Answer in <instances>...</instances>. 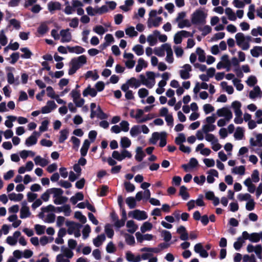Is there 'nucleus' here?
Here are the masks:
<instances>
[{
    "mask_svg": "<svg viewBox=\"0 0 262 262\" xmlns=\"http://www.w3.org/2000/svg\"><path fill=\"white\" fill-rule=\"evenodd\" d=\"M236 139L242 140L244 137V130L241 127H237L234 134Z\"/></svg>",
    "mask_w": 262,
    "mask_h": 262,
    "instance_id": "nucleus-35",
    "label": "nucleus"
},
{
    "mask_svg": "<svg viewBox=\"0 0 262 262\" xmlns=\"http://www.w3.org/2000/svg\"><path fill=\"white\" fill-rule=\"evenodd\" d=\"M105 232L107 235V236L110 238H112L114 234V231L112 228L111 225L109 224H107L105 226Z\"/></svg>",
    "mask_w": 262,
    "mask_h": 262,
    "instance_id": "nucleus-42",
    "label": "nucleus"
},
{
    "mask_svg": "<svg viewBox=\"0 0 262 262\" xmlns=\"http://www.w3.org/2000/svg\"><path fill=\"white\" fill-rule=\"evenodd\" d=\"M216 128L215 125L213 124H206L203 126V130L205 134H207L209 132L213 131Z\"/></svg>",
    "mask_w": 262,
    "mask_h": 262,
    "instance_id": "nucleus-58",
    "label": "nucleus"
},
{
    "mask_svg": "<svg viewBox=\"0 0 262 262\" xmlns=\"http://www.w3.org/2000/svg\"><path fill=\"white\" fill-rule=\"evenodd\" d=\"M169 246V244L162 243L159 244V248L144 247L141 249V252H149L158 253L162 249H166Z\"/></svg>",
    "mask_w": 262,
    "mask_h": 262,
    "instance_id": "nucleus-6",
    "label": "nucleus"
},
{
    "mask_svg": "<svg viewBox=\"0 0 262 262\" xmlns=\"http://www.w3.org/2000/svg\"><path fill=\"white\" fill-rule=\"evenodd\" d=\"M162 47H166L165 50L167 53L166 61L169 63H172L173 62V53L170 45L166 43L163 44Z\"/></svg>",
    "mask_w": 262,
    "mask_h": 262,
    "instance_id": "nucleus-12",
    "label": "nucleus"
},
{
    "mask_svg": "<svg viewBox=\"0 0 262 262\" xmlns=\"http://www.w3.org/2000/svg\"><path fill=\"white\" fill-rule=\"evenodd\" d=\"M140 133L141 130L139 126L138 125L133 126L130 130V134L132 137H135L139 135Z\"/></svg>",
    "mask_w": 262,
    "mask_h": 262,
    "instance_id": "nucleus-56",
    "label": "nucleus"
},
{
    "mask_svg": "<svg viewBox=\"0 0 262 262\" xmlns=\"http://www.w3.org/2000/svg\"><path fill=\"white\" fill-rule=\"evenodd\" d=\"M260 232L259 233H252L250 234L249 241L251 242L257 243L260 241Z\"/></svg>",
    "mask_w": 262,
    "mask_h": 262,
    "instance_id": "nucleus-45",
    "label": "nucleus"
},
{
    "mask_svg": "<svg viewBox=\"0 0 262 262\" xmlns=\"http://www.w3.org/2000/svg\"><path fill=\"white\" fill-rule=\"evenodd\" d=\"M127 83H128L130 86H134L135 88H138L141 85V82L139 80H137L135 77H132L129 80H128Z\"/></svg>",
    "mask_w": 262,
    "mask_h": 262,
    "instance_id": "nucleus-33",
    "label": "nucleus"
},
{
    "mask_svg": "<svg viewBox=\"0 0 262 262\" xmlns=\"http://www.w3.org/2000/svg\"><path fill=\"white\" fill-rule=\"evenodd\" d=\"M97 110L98 111L97 117L98 118L102 120L107 118V115L103 112L99 105L98 106Z\"/></svg>",
    "mask_w": 262,
    "mask_h": 262,
    "instance_id": "nucleus-64",
    "label": "nucleus"
},
{
    "mask_svg": "<svg viewBox=\"0 0 262 262\" xmlns=\"http://www.w3.org/2000/svg\"><path fill=\"white\" fill-rule=\"evenodd\" d=\"M187 188L184 185L180 187L179 195H181L184 200H187L189 198V194L187 191Z\"/></svg>",
    "mask_w": 262,
    "mask_h": 262,
    "instance_id": "nucleus-27",
    "label": "nucleus"
},
{
    "mask_svg": "<svg viewBox=\"0 0 262 262\" xmlns=\"http://www.w3.org/2000/svg\"><path fill=\"white\" fill-rule=\"evenodd\" d=\"M8 197L11 201L18 202L23 200L24 195L22 193L16 194L14 192H12L8 195Z\"/></svg>",
    "mask_w": 262,
    "mask_h": 262,
    "instance_id": "nucleus-26",
    "label": "nucleus"
},
{
    "mask_svg": "<svg viewBox=\"0 0 262 262\" xmlns=\"http://www.w3.org/2000/svg\"><path fill=\"white\" fill-rule=\"evenodd\" d=\"M91 231V229L90 226L88 224L85 225L82 230L83 238L84 239L86 238L89 236Z\"/></svg>",
    "mask_w": 262,
    "mask_h": 262,
    "instance_id": "nucleus-63",
    "label": "nucleus"
},
{
    "mask_svg": "<svg viewBox=\"0 0 262 262\" xmlns=\"http://www.w3.org/2000/svg\"><path fill=\"white\" fill-rule=\"evenodd\" d=\"M7 118L8 120L5 121V125L8 128H11L13 125L12 122L15 121L17 118L14 116H8Z\"/></svg>",
    "mask_w": 262,
    "mask_h": 262,
    "instance_id": "nucleus-46",
    "label": "nucleus"
},
{
    "mask_svg": "<svg viewBox=\"0 0 262 262\" xmlns=\"http://www.w3.org/2000/svg\"><path fill=\"white\" fill-rule=\"evenodd\" d=\"M120 145L122 148H127L130 146L131 141L127 137H123L121 139Z\"/></svg>",
    "mask_w": 262,
    "mask_h": 262,
    "instance_id": "nucleus-34",
    "label": "nucleus"
},
{
    "mask_svg": "<svg viewBox=\"0 0 262 262\" xmlns=\"http://www.w3.org/2000/svg\"><path fill=\"white\" fill-rule=\"evenodd\" d=\"M22 206L20 210V217L22 219L28 217L31 215L29 207L26 201L22 202Z\"/></svg>",
    "mask_w": 262,
    "mask_h": 262,
    "instance_id": "nucleus-10",
    "label": "nucleus"
},
{
    "mask_svg": "<svg viewBox=\"0 0 262 262\" xmlns=\"http://www.w3.org/2000/svg\"><path fill=\"white\" fill-rule=\"evenodd\" d=\"M145 156V154L142 150L141 147H138L136 149V155L135 156V159L138 162H141Z\"/></svg>",
    "mask_w": 262,
    "mask_h": 262,
    "instance_id": "nucleus-21",
    "label": "nucleus"
},
{
    "mask_svg": "<svg viewBox=\"0 0 262 262\" xmlns=\"http://www.w3.org/2000/svg\"><path fill=\"white\" fill-rule=\"evenodd\" d=\"M108 11V8L106 5H103L100 8L94 9L95 13L99 14L100 15L106 13Z\"/></svg>",
    "mask_w": 262,
    "mask_h": 262,
    "instance_id": "nucleus-57",
    "label": "nucleus"
},
{
    "mask_svg": "<svg viewBox=\"0 0 262 262\" xmlns=\"http://www.w3.org/2000/svg\"><path fill=\"white\" fill-rule=\"evenodd\" d=\"M95 73H93L92 71H89L85 74V78L88 79L90 77L92 78L93 80H96L99 77L96 70H95Z\"/></svg>",
    "mask_w": 262,
    "mask_h": 262,
    "instance_id": "nucleus-38",
    "label": "nucleus"
},
{
    "mask_svg": "<svg viewBox=\"0 0 262 262\" xmlns=\"http://www.w3.org/2000/svg\"><path fill=\"white\" fill-rule=\"evenodd\" d=\"M61 6L59 2L51 1L48 4V9L50 12L53 13L55 10H60Z\"/></svg>",
    "mask_w": 262,
    "mask_h": 262,
    "instance_id": "nucleus-15",
    "label": "nucleus"
},
{
    "mask_svg": "<svg viewBox=\"0 0 262 262\" xmlns=\"http://www.w3.org/2000/svg\"><path fill=\"white\" fill-rule=\"evenodd\" d=\"M166 47H163L162 45L161 47L155 48L154 49V53L159 57H163L165 55Z\"/></svg>",
    "mask_w": 262,
    "mask_h": 262,
    "instance_id": "nucleus-41",
    "label": "nucleus"
},
{
    "mask_svg": "<svg viewBox=\"0 0 262 262\" xmlns=\"http://www.w3.org/2000/svg\"><path fill=\"white\" fill-rule=\"evenodd\" d=\"M232 172L235 174L244 175L245 173V167L243 165L239 166L238 167H235L232 169Z\"/></svg>",
    "mask_w": 262,
    "mask_h": 262,
    "instance_id": "nucleus-40",
    "label": "nucleus"
},
{
    "mask_svg": "<svg viewBox=\"0 0 262 262\" xmlns=\"http://www.w3.org/2000/svg\"><path fill=\"white\" fill-rule=\"evenodd\" d=\"M20 50L24 53L20 55V57L24 59H29L31 57L33 53L27 47L21 48Z\"/></svg>",
    "mask_w": 262,
    "mask_h": 262,
    "instance_id": "nucleus-22",
    "label": "nucleus"
},
{
    "mask_svg": "<svg viewBox=\"0 0 262 262\" xmlns=\"http://www.w3.org/2000/svg\"><path fill=\"white\" fill-rule=\"evenodd\" d=\"M34 161L36 165H39L42 167H45L49 163V161L47 159L41 158L40 156H37L34 159Z\"/></svg>",
    "mask_w": 262,
    "mask_h": 262,
    "instance_id": "nucleus-17",
    "label": "nucleus"
},
{
    "mask_svg": "<svg viewBox=\"0 0 262 262\" xmlns=\"http://www.w3.org/2000/svg\"><path fill=\"white\" fill-rule=\"evenodd\" d=\"M207 14L200 9L196 10L191 16V22L194 25H203L206 24Z\"/></svg>",
    "mask_w": 262,
    "mask_h": 262,
    "instance_id": "nucleus-2",
    "label": "nucleus"
},
{
    "mask_svg": "<svg viewBox=\"0 0 262 262\" xmlns=\"http://www.w3.org/2000/svg\"><path fill=\"white\" fill-rule=\"evenodd\" d=\"M154 35L156 36H158L159 39L161 42H164L166 41L167 39V37L165 34H160V32L156 30L154 31Z\"/></svg>",
    "mask_w": 262,
    "mask_h": 262,
    "instance_id": "nucleus-53",
    "label": "nucleus"
},
{
    "mask_svg": "<svg viewBox=\"0 0 262 262\" xmlns=\"http://www.w3.org/2000/svg\"><path fill=\"white\" fill-rule=\"evenodd\" d=\"M184 70L180 71L181 78L183 79H187L190 78L189 72L192 71L191 66L189 64H185L182 67Z\"/></svg>",
    "mask_w": 262,
    "mask_h": 262,
    "instance_id": "nucleus-8",
    "label": "nucleus"
},
{
    "mask_svg": "<svg viewBox=\"0 0 262 262\" xmlns=\"http://www.w3.org/2000/svg\"><path fill=\"white\" fill-rule=\"evenodd\" d=\"M161 136V133L158 132H154L152 134L151 138L149 139L150 143L152 144H156L157 141L160 139Z\"/></svg>",
    "mask_w": 262,
    "mask_h": 262,
    "instance_id": "nucleus-44",
    "label": "nucleus"
},
{
    "mask_svg": "<svg viewBox=\"0 0 262 262\" xmlns=\"http://www.w3.org/2000/svg\"><path fill=\"white\" fill-rule=\"evenodd\" d=\"M126 227L128 228L127 231L132 234L134 233L138 229V226L135 224L133 220H129L127 222Z\"/></svg>",
    "mask_w": 262,
    "mask_h": 262,
    "instance_id": "nucleus-20",
    "label": "nucleus"
},
{
    "mask_svg": "<svg viewBox=\"0 0 262 262\" xmlns=\"http://www.w3.org/2000/svg\"><path fill=\"white\" fill-rule=\"evenodd\" d=\"M147 67V63L142 58H140L138 61V64L136 67V71L140 72L143 68H146Z\"/></svg>",
    "mask_w": 262,
    "mask_h": 262,
    "instance_id": "nucleus-23",
    "label": "nucleus"
},
{
    "mask_svg": "<svg viewBox=\"0 0 262 262\" xmlns=\"http://www.w3.org/2000/svg\"><path fill=\"white\" fill-rule=\"evenodd\" d=\"M152 228V225L148 222H144L140 228L141 231L144 233L147 231L150 230Z\"/></svg>",
    "mask_w": 262,
    "mask_h": 262,
    "instance_id": "nucleus-39",
    "label": "nucleus"
},
{
    "mask_svg": "<svg viewBox=\"0 0 262 262\" xmlns=\"http://www.w3.org/2000/svg\"><path fill=\"white\" fill-rule=\"evenodd\" d=\"M86 57L84 55L72 58L70 62L71 67L68 71L69 75H72L75 74L82 65L86 63Z\"/></svg>",
    "mask_w": 262,
    "mask_h": 262,
    "instance_id": "nucleus-1",
    "label": "nucleus"
},
{
    "mask_svg": "<svg viewBox=\"0 0 262 262\" xmlns=\"http://www.w3.org/2000/svg\"><path fill=\"white\" fill-rule=\"evenodd\" d=\"M36 233L38 235H41L45 233L46 226L43 225H40L39 224H36L34 226Z\"/></svg>",
    "mask_w": 262,
    "mask_h": 262,
    "instance_id": "nucleus-49",
    "label": "nucleus"
},
{
    "mask_svg": "<svg viewBox=\"0 0 262 262\" xmlns=\"http://www.w3.org/2000/svg\"><path fill=\"white\" fill-rule=\"evenodd\" d=\"M244 243V241L242 237H239L237 238V241L234 242L233 244L234 248L236 250H239L242 247L243 244Z\"/></svg>",
    "mask_w": 262,
    "mask_h": 262,
    "instance_id": "nucleus-61",
    "label": "nucleus"
},
{
    "mask_svg": "<svg viewBox=\"0 0 262 262\" xmlns=\"http://www.w3.org/2000/svg\"><path fill=\"white\" fill-rule=\"evenodd\" d=\"M132 214L134 219L139 221L144 220L147 218V215L144 211L137 209L133 211H130L128 213L129 216H130Z\"/></svg>",
    "mask_w": 262,
    "mask_h": 262,
    "instance_id": "nucleus-7",
    "label": "nucleus"
},
{
    "mask_svg": "<svg viewBox=\"0 0 262 262\" xmlns=\"http://www.w3.org/2000/svg\"><path fill=\"white\" fill-rule=\"evenodd\" d=\"M69 29H62L60 31V35L61 36L60 41L61 42H69L72 39V35L69 32Z\"/></svg>",
    "mask_w": 262,
    "mask_h": 262,
    "instance_id": "nucleus-11",
    "label": "nucleus"
},
{
    "mask_svg": "<svg viewBox=\"0 0 262 262\" xmlns=\"http://www.w3.org/2000/svg\"><path fill=\"white\" fill-rule=\"evenodd\" d=\"M68 199L67 196H60L54 200V204L56 205L62 204L67 202Z\"/></svg>",
    "mask_w": 262,
    "mask_h": 262,
    "instance_id": "nucleus-55",
    "label": "nucleus"
},
{
    "mask_svg": "<svg viewBox=\"0 0 262 262\" xmlns=\"http://www.w3.org/2000/svg\"><path fill=\"white\" fill-rule=\"evenodd\" d=\"M19 52H14L11 55L10 58H6V59L9 60L10 58L11 59V60L10 61V63L12 64H14L19 59Z\"/></svg>",
    "mask_w": 262,
    "mask_h": 262,
    "instance_id": "nucleus-37",
    "label": "nucleus"
},
{
    "mask_svg": "<svg viewBox=\"0 0 262 262\" xmlns=\"http://www.w3.org/2000/svg\"><path fill=\"white\" fill-rule=\"evenodd\" d=\"M234 85L237 91H241L244 89V85L241 83V80L237 78H234L232 80Z\"/></svg>",
    "mask_w": 262,
    "mask_h": 262,
    "instance_id": "nucleus-52",
    "label": "nucleus"
},
{
    "mask_svg": "<svg viewBox=\"0 0 262 262\" xmlns=\"http://www.w3.org/2000/svg\"><path fill=\"white\" fill-rule=\"evenodd\" d=\"M90 145V142L88 139H85L84 141L82 146L80 149V154L82 157H85L86 155Z\"/></svg>",
    "mask_w": 262,
    "mask_h": 262,
    "instance_id": "nucleus-18",
    "label": "nucleus"
},
{
    "mask_svg": "<svg viewBox=\"0 0 262 262\" xmlns=\"http://www.w3.org/2000/svg\"><path fill=\"white\" fill-rule=\"evenodd\" d=\"M186 141V138L184 134L180 133L179 134V136L175 138V143L176 144L179 145H183L182 143Z\"/></svg>",
    "mask_w": 262,
    "mask_h": 262,
    "instance_id": "nucleus-43",
    "label": "nucleus"
},
{
    "mask_svg": "<svg viewBox=\"0 0 262 262\" xmlns=\"http://www.w3.org/2000/svg\"><path fill=\"white\" fill-rule=\"evenodd\" d=\"M196 53L198 55V59L199 61L201 62H205L206 60V56L204 51L201 48L199 47L196 50Z\"/></svg>",
    "mask_w": 262,
    "mask_h": 262,
    "instance_id": "nucleus-29",
    "label": "nucleus"
},
{
    "mask_svg": "<svg viewBox=\"0 0 262 262\" xmlns=\"http://www.w3.org/2000/svg\"><path fill=\"white\" fill-rule=\"evenodd\" d=\"M70 95H71V97L73 98L74 102H75L76 100H78V99H79L81 96L80 91L77 90H73L71 91Z\"/></svg>",
    "mask_w": 262,
    "mask_h": 262,
    "instance_id": "nucleus-62",
    "label": "nucleus"
},
{
    "mask_svg": "<svg viewBox=\"0 0 262 262\" xmlns=\"http://www.w3.org/2000/svg\"><path fill=\"white\" fill-rule=\"evenodd\" d=\"M124 236L125 238V242L127 245L130 246L134 245L135 244V240L133 235L125 233L124 234Z\"/></svg>",
    "mask_w": 262,
    "mask_h": 262,
    "instance_id": "nucleus-32",
    "label": "nucleus"
},
{
    "mask_svg": "<svg viewBox=\"0 0 262 262\" xmlns=\"http://www.w3.org/2000/svg\"><path fill=\"white\" fill-rule=\"evenodd\" d=\"M93 31L99 35L103 34L107 30H105L104 27L101 25L96 26L94 28Z\"/></svg>",
    "mask_w": 262,
    "mask_h": 262,
    "instance_id": "nucleus-60",
    "label": "nucleus"
},
{
    "mask_svg": "<svg viewBox=\"0 0 262 262\" xmlns=\"http://www.w3.org/2000/svg\"><path fill=\"white\" fill-rule=\"evenodd\" d=\"M74 217L79 220L82 224H84L86 222V217L80 211H76L74 213Z\"/></svg>",
    "mask_w": 262,
    "mask_h": 262,
    "instance_id": "nucleus-36",
    "label": "nucleus"
},
{
    "mask_svg": "<svg viewBox=\"0 0 262 262\" xmlns=\"http://www.w3.org/2000/svg\"><path fill=\"white\" fill-rule=\"evenodd\" d=\"M250 52L253 57H258L260 55H262V47L255 46L251 50Z\"/></svg>",
    "mask_w": 262,
    "mask_h": 262,
    "instance_id": "nucleus-25",
    "label": "nucleus"
},
{
    "mask_svg": "<svg viewBox=\"0 0 262 262\" xmlns=\"http://www.w3.org/2000/svg\"><path fill=\"white\" fill-rule=\"evenodd\" d=\"M97 94V91L94 88H91L90 85H89L82 93V95L84 97H87L88 95H90L92 97H94Z\"/></svg>",
    "mask_w": 262,
    "mask_h": 262,
    "instance_id": "nucleus-16",
    "label": "nucleus"
},
{
    "mask_svg": "<svg viewBox=\"0 0 262 262\" xmlns=\"http://www.w3.org/2000/svg\"><path fill=\"white\" fill-rule=\"evenodd\" d=\"M39 133L34 131L32 135L29 137L25 141V144L27 146H30L35 144L37 143V139L36 136H39Z\"/></svg>",
    "mask_w": 262,
    "mask_h": 262,
    "instance_id": "nucleus-13",
    "label": "nucleus"
},
{
    "mask_svg": "<svg viewBox=\"0 0 262 262\" xmlns=\"http://www.w3.org/2000/svg\"><path fill=\"white\" fill-rule=\"evenodd\" d=\"M66 225L68 227L67 232L70 235L72 234L75 230L80 229L82 227L80 224L74 221H67Z\"/></svg>",
    "mask_w": 262,
    "mask_h": 262,
    "instance_id": "nucleus-9",
    "label": "nucleus"
},
{
    "mask_svg": "<svg viewBox=\"0 0 262 262\" xmlns=\"http://www.w3.org/2000/svg\"><path fill=\"white\" fill-rule=\"evenodd\" d=\"M133 50L138 56L142 55L144 53L143 48L142 46L140 45H137L135 46L133 48Z\"/></svg>",
    "mask_w": 262,
    "mask_h": 262,
    "instance_id": "nucleus-50",
    "label": "nucleus"
},
{
    "mask_svg": "<svg viewBox=\"0 0 262 262\" xmlns=\"http://www.w3.org/2000/svg\"><path fill=\"white\" fill-rule=\"evenodd\" d=\"M105 239V234H101L100 235H98L95 238L93 239V244L95 247H99L102 245Z\"/></svg>",
    "mask_w": 262,
    "mask_h": 262,
    "instance_id": "nucleus-19",
    "label": "nucleus"
},
{
    "mask_svg": "<svg viewBox=\"0 0 262 262\" xmlns=\"http://www.w3.org/2000/svg\"><path fill=\"white\" fill-rule=\"evenodd\" d=\"M125 33L126 35L130 37L136 36L138 35L137 32L135 30L134 27L132 26L126 29Z\"/></svg>",
    "mask_w": 262,
    "mask_h": 262,
    "instance_id": "nucleus-54",
    "label": "nucleus"
},
{
    "mask_svg": "<svg viewBox=\"0 0 262 262\" xmlns=\"http://www.w3.org/2000/svg\"><path fill=\"white\" fill-rule=\"evenodd\" d=\"M166 136H167V134L165 132H161V136L159 139L160 140V141L159 143V146L161 147H163L166 145V143H167Z\"/></svg>",
    "mask_w": 262,
    "mask_h": 262,
    "instance_id": "nucleus-48",
    "label": "nucleus"
},
{
    "mask_svg": "<svg viewBox=\"0 0 262 262\" xmlns=\"http://www.w3.org/2000/svg\"><path fill=\"white\" fill-rule=\"evenodd\" d=\"M14 70L15 69L11 67H7L6 68V70L8 72L7 74V81L10 84L15 83L16 85H18L19 84V77L17 76L15 78L12 72V71H14Z\"/></svg>",
    "mask_w": 262,
    "mask_h": 262,
    "instance_id": "nucleus-4",
    "label": "nucleus"
},
{
    "mask_svg": "<svg viewBox=\"0 0 262 262\" xmlns=\"http://www.w3.org/2000/svg\"><path fill=\"white\" fill-rule=\"evenodd\" d=\"M69 134V130L66 128L62 129L60 132V136L58 139V142L60 143H62L68 138Z\"/></svg>",
    "mask_w": 262,
    "mask_h": 262,
    "instance_id": "nucleus-24",
    "label": "nucleus"
},
{
    "mask_svg": "<svg viewBox=\"0 0 262 262\" xmlns=\"http://www.w3.org/2000/svg\"><path fill=\"white\" fill-rule=\"evenodd\" d=\"M225 13L227 15L230 20L235 21L236 19V16L230 8H227L225 9Z\"/></svg>",
    "mask_w": 262,
    "mask_h": 262,
    "instance_id": "nucleus-31",
    "label": "nucleus"
},
{
    "mask_svg": "<svg viewBox=\"0 0 262 262\" xmlns=\"http://www.w3.org/2000/svg\"><path fill=\"white\" fill-rule=\"evenodd\" d=\"M51 193L53 194V198H57L61 196L63 193V191L61 188H52L49 189Z\"/></svg>",
    "mask_w": 262,
    "mask_h": 262,
    "instance_id": "nucleus-28",
    "label": "nucleus"
},
{
    "mask_svg": "<svg viewBox=\"0 0 262 262\" xmlns=\"http://www.w3.org/2000/svg\"><path fill=\"white\" fill-rule=\"evenodd\" d=\"M257 80L255 76H250L246 81L247 84L250 86H253L257 83Z\"/></svg>",
    "mask_w": 262,
    "mask_h": 262,
    "instance_id": "nucleus-59",
    "label": "nucleus"
},
{
    "mask_svg": "<svg viewBox=\"0 0 262 262\" xmlns=\"http://www.w3.org/2000/svg\"><path fill=\"white\" fill-rule=\"evenodd\" d=\"M221 59L222 61L219 62L216 65L217 69L226 68L227 71H229L231 67V62L229 59V56L227 54H225L222 56Z\"/></svg>",
    "mask_w": 262,
    "mask_h": 262,
    "instance_id": "nucleus-5",
    "label": "nucleus"
},
{
    "mask_svg": "<svg viewBox=\"0 0 262 262\" xmlns=\"http://www.w3.org/2000/svg\"><path fill=\"white\" fill-rule=\"evenodd\" d=\"M162 20V18L161 16L157 17L155 19L148 18L147 20V26L149 28H151L152 27H158Z\"/></svg>",
    "mask_w": 262,
    "mask_h": 262,
    "instance_id": "nucleus-14",
    "label": "nucleus"
},
{
    "mask_svg": "<svg viewBox=\"0 0 262 262\" xmlns=\"http://www.w3.org/2000/svg\"><path fill=\"white\" fill-rule=\"evenodd\" d=\"M162 236L163 237V239L166 242H168L170 241L171 238V233L167 230H163L161 232Z\"/></svg>",
    "mask_w": 262,
    "mask_h": 262,
    "instance_id": "nucleus-51",
    "label": "nucleus"
},
{
    "mask_svg": "<svg viewBox=\"0 0 262 262\" xmlns=\"http://www.w3.org/2000/svg\"><path fill=\"white\" fill-rule=\"evenodd\" d=\"M236 42L239 47H241L243 50H247L250 47V44L245 42V36L243 33H237L235 36Z\"/></svg>",
    "mask_w": 262,
    "mask_h": 262,
    "instance_id": "nucleus-3",
    "label": "nucleus"
},
{
    "mask_svg": "<svg viewBox=\"0 0 262 262\" xmlns=\"http://www.w3.org/2000/svg\"><path fill=\"white\" fill-rule=\"evenodd\" d=\"M71 141L73 143V148L76 150H78L80 143V140L75 136H72L71 138Z\"/></svg>",
    "mask_w": 262,
    "mask_h": 262,
    "instance_id": "nucleus-47",
    "label": "nucleus"
},
{
    "mask_svg": "<svg viewBox=\"0 0 262 262\" xmlns=\"http://www.w3.org/2000/svg\"><path fill=\"white\" fill-rule=\"evenodd\" d=\"M126 203L130 209L135 208L136 206V200L133 196H129L125 200Z\"/></svg>",
    "mask_w": 262,
    "mask_h": 262,
    "instance_id": "nucleus-30",
    "label": "nucleus"
}]
</instances>
